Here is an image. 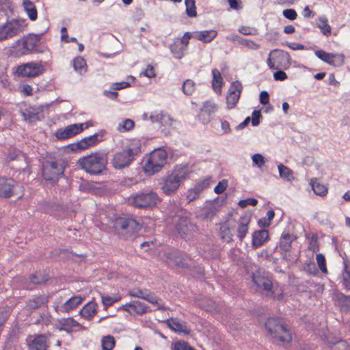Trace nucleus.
Returning <instances> with one entry per match:
<instances>
[{"mask_svg": "<svg viewBox=\"0 0 350 350\" xmlns=\"http://www.w3.org/2000/svg\"><path fill=\"white\" fill-rule=\"evenodd\" d=\"M186 13L189 17H195L197 16L196 7L195 0H185Z\"/></svg>", "mask_w": 350, "mask_h": 350, "instance_id": "obj_46", "label": "nucleus"}, {"mask_svg": "<svg viewBox=\"0 0 350 350\" xmlns=\"http://www.w3.org/2000/svg\"><path fill=\"white\" fill-rule=\"evenodd\" d=\"M191 345L185 341H178L174 345V350H188Z\"/></svg>", "mask_w": 350, "mask_h": 350, "instance_id": "obj_59", "label": "nucleus"}, {"mask_svg": "<svg viewBox=\"0 0 350 350\" xmlns=\"http://www.w3.org/2000/svg\"><path fill=\"white\" fill-rule=\"evenodd\" d=\"M243 89L240 81H236L231 83L228 93L226 96L227 107L229 109L234 108L238 103Z\"/></svg>", "mask_w": 350, "mask_h": 350, "instance_id": "obj_14", "label": "nucleus"}, {"mask_svg": "<svg viewBox=\"0 0 350 350\" xmlns=\"http://www.w3.org/2000/svg\"><path fill=\"white\" fill-rule=\"evenodd\" d=\"M23 7L30 20L35 21L38 17V12L35 5L30 0H23Z\"/></svg>", "mask_w": 350, "mask_h": 350, "instance_id": "obj_34", "label": "nucleus"}, {"mask_svg": "<svg viewBox=\"0 0 350 350\" xmlns=\"http://www.w3.org/2000/svg\"><path fill=\"white\" fill-rule=\"evenodd\" d=\"M213 74V81H212V87L213 89L218 94H221V87L224 84L223 79L221 75L219 70L215 68L212 70Z\"/></svg>", "mask_w": 350, "mask_h": 350, "instance_id": "obj_30", "label": "nucleus"}, {"mask_svg": "<svg viewBox=\"0 0 350 350\" xmlns=\"http://www.w3.org/2000/svg\"><path fill=\"white\" fill-rule=\"evenodd\" d=\"M167 259L174 262V264L180 267H187V265L185 262V259L180 252H174L168 254Z\"/></svg>", "mask_w": 350, "mask_h": 350, "instance_id": "obj_36", "label": "nucleus"}, {"mask_svg": "<svg viewBox=\"0 0 350 350\" xmlns=\"http://www.w3.org/2000/svg\"><path fill=\"white\" fill-rule=\"evenodd\" d=\"M258 204V200L255 198H247L245 200H241L239 202V205L241 208H245L247 205L256 206Z\"/></svg>", "mask_w": 350, "mask_h": 350, "instance_id": "obj_58", "label": "nucleus"}, {"mask_svg": "<svg viewBox=\"0 0 350 350\" xmlns=\"http://www.w3.org/2000/svg\"><path fill=\"white\" fill-rule=\"evenodd\" d=\"M217 106L215 103L206 101L204 103L203 107L201 109L202 113H205L208 116H211L217 110Z\"/></svg>", "mask_w": 350, "mask_h": 350, "instance_id": "obj_48", "label": "nucleus"}, {"mask_svg": "<svg viewBox=\"0 0 350 350\" xmlns=\"http://www.w3.org/2000/svg\"><path fill=\"white\" fill-rule=\"evenodd\" d=\"M148 291L146 289L142 290L139 288H133L129 291V295L134 297H139L144 299L148 293Z\"/></svg>", "mask_w": 350, "mask_h": 350, "instance_id": "obj_51", "label": "nucleus"}, {"mask_svg": "<svg viewBox=\"0 0 350 350\" xmlns=\"http://www.w3.org/2000/svg\"><path fill=\"white\" fill-rule=\"evenodd\" d=\"M236 38L237 40L240 44L247 47L249 49L258 50L260 47V44L254 42L252 40L243 39L242 38L239 37L238 36H237Z\"/></svg>", "mask_w": 350, "mask_h": 350, "instance_id": "obj_45", "label": "nucleus"}, {"mask_svg": "<svg viewBox=\"0 0 350 350\" xmlns=\"http://www.w3.org/2000/svg\"><path fill=\"white\" fill-rule=\"evenodd\" d=\"M273 78L275 81H284L287 79V75L284 71L278 70L274 72Z\"/></svg>", "mask_w": 350, "mask_h": 350, "instance_id": "obj_64", "label": "nucleus"}, {"mask_svg": "<svg viewBox=\"0 0 350 350\" xmlns=\"http://www.w3.org/2000/svg\"><path fill=\"white\" fill-rule=\"evenodd\" d=\"M15 181L12 178H0V196L5 198L13 195Z\"/></svg>", "mask_w": 350, "mask_h": 350, "instance_id": "obj_21", "label": "nucleus"}, {"mask_svg": "<svg viewBox=\"0 0 350 350\" xmlns=\"http://www.w3.org/2000/svg\"><path fill=\"white\" fill-rule=\"evenodd\" d=\"M115 339L111 336H107L102 339L103 350H111L115 346Z\"/></svg>", "mask_w": 350, "mask_h": 350, "instance_id": "obj_47", "label": "nucleus"}, {"mask_svg": "<svg viewBox=\"0 0 350 350\" xmlns=\"http://www.w3.org/2000/svg\"><path fill=\"white\" fill-rule=\"evenodd\" d=\"M198 305L206 311L215 310L219 308V305L215 301L207 297L200 299Z\"/></svg>", "mask_w": 350, "mask_h": 350, "instance_id": "obj_33", "label": "nucleus"}, {"mask_svg": "<svg viewBox=\"0 0 350 350\" xmlns=\"http://www.w3.org/2000/svg\"><path fill=\"white\" fill-rule=\"evenodd\" d=\"M251 217V215L245 213L240 217L238 221L237 237L241 241L243 240L248 232Z\"/></svg>", "mask_w": 350, "mask_h": 350, "instance_id": "obj_20", "label": "nucleus"}, {"mask_svg": "<svg viewBox=\"0 0 350 350\" xmlns=\"http://www.w3.org/2000/svg\"><path fill=\"white\" fill-rule=\"evenodd\" d=\"M166 324L170 329L176 332L184 333L185 334H189L190 333V329L187 328L186 323L177 318H171L167 319L166 321Z\"/></svg>", "mask_w": 350, "mask_h": 350, "instance_id": "obj_25", "label": "nucleus"}, {"mask_svg": "<svg viewBox=\"0 0 350 350\" xmlns=\"http://www.w3.org/2000/svg\"><path fill=\"white\" fill-rule=\"evenodd\" d=\"M311 185L314 192L319 196H325L327 193V188L323 185L317 182L316 180H311Z\"/></svg>", "mask_w": 350, "mask_h": 350, "instance_id": "obj_43", "label": "nucleus"}, {"mask_svg": "<svg viewBox=\"0 0 350 350\" xmlns=\"http://www.w3.org/2000/svg\"><path fill=\"white\" fill-rule=\"evenodd\" d=\"M141 152L139 144L131 145L126 149L116 152L111 160L112 166L116 170H122L130 165L135 156Z\"/></svg>", "mask_w": 350, "mask_h": 350, "instance_id": "obj_4", "label": "nucleus"}, {"mask_svg": "<svg viewBox=\"0 0 350 350\" xmlns=\"http://www.w3.org/2000/svg\"><path fill=\"white\" fill-rule=\"evenodd\" d=\"M83 299L81 295L74 296L64 304L62 308L66 312H69L77 307L82 302Z\"/></svg>", "mask_w": 350, "mask_h": 350, "instance_id": "obj_35", "label": "nucleus"}, {"mask_svg": "<svg viewBox=\"0 0 350 350\" xmlns=\"http://www.w3.org/2000/svg\"><path fill=\"white\" fill-rule=\"evenodd\" d=\"M96 307L97 304L95 302L90 301L80 310V314L85 319H91L96 314Z\"/></svg>", "mask_w": 350, "mask_h": 350, "instance_id": "obj_31", "label": "nucleus"}, {"mask_svg": "<svg viewBox=\"0 0 350 350\" xmlns=\"http://www.w3.org/2000/svg\"><path fill=\"white\" fill-rule=\"evenodd\" d=\"M88 128V123L73 124L64 129H59L56 131L55 137L57 139L62 140L70 138L83 131V126Z\"/></svg>", "mask_w": 350, "mask_h": 350, "instance_id": "obj_13", "label": "nucleus"}, {"mask_svg": "<svg viewBox=\"0 0 350 350\" xmlns=\"http://www.w3.org/2000/svg\"><path fill=\"white\" fill-rule=\"evenodd\" d=\"M178 233L184 239L189 238L198 231V227L187 217H181L176 224Z\"/></svg>", "mask_w": 350, "mask_h": 350, "instance_id": "obj_11", "label": "nucleus"}, {"mask_svg": "<svg viewBox=\"0 0 350 350\" xmlns=\"http://www.w3.org/2000/svg\"><path fill=\"white\" fill-rule=\"evenodd\" d=\"M182 90L185 94L191 95L196 90V83L191 79H187L182 85Z\"/></svg>", "mask_w": 350, "mask_h": 350, "instance_id": "obj_44", "label": "nucleus"}, {"mask_svg": "<svg viewBox=\"0 0 350 350\" xmlns=\"http://www.w3.org/2000/svg\"><path fill=\"white\" fill-rule=\"evenodd\" d=\"M316 260H317V265H318L320 270L323 273H327V269L326 267V260H325V258L324 255H323L322 254H317Z\"/></svg>", "mask_w": 350, "mask_h": 350, "instance_id": "obj_50", "label": "nucleus"}, {"mask_svg": "<svg viewBox=\"0 0 350 350\" xmlns=\"http://www.w3.org/2000/svg\"><path fill=\"white\" fill-rule=\"evenodd\" d=\"M219 211V208L215 204H213L208 207L206 210L205 214L207 217H212Z\"/></svg>", "mask_w": 350, "mask_h": 350, "instance_id": "obj_61", "label": "nucleus"}, {"mask_svg": "<svg viewBox=\"0 0 350 350\" xmlns=\"http://www.w3.org/2000/svg\"><path fill=\"white\" fill-rule=\"evenodd\" d=\"M179 44L174 43L171 45V51L176 58L180 59L183 55V49L179 46Z\"/></svg>", "mask_w": 350, "mask_h": 350, "instance_id": "obj_53", "label": "nucleus"}, {"mask_svg": "<svg viewBox=\"0 0 350 350\" xmlns=\"http://www.w3.org/2000/svg\"><path fill=\"white\" fill-rule=\"evenodd\" d=\"M159 201L158 194L153 191L140 192L133 199V204L137 208H152Z\"/></svg>", "mask_w": 350, "mask_h": 350, "instance_id": "obj_9", "label": "nucleus"}, {"mask_svg": "<svg viewBox=\"0 0 350 350\" xmlns=\"http://www.w3.org/2000/svg\"><path fill=\"white\" fill-rule=\"evenodd\" d=\"M49 300V296L48 295H35L32 298L29 299L27 302L26 308L29 311H33L40 308L42 306H46Z\"/></svg>", "mask_w": 350, "mask_h": 350, "instance_id": "obj_19", "label": "nucleus"}, {"mask_svg": "<svg viewBox=\"0 0 350 350\" xmlns=\"http://www.w3.org/2000/svg\"><path fill=\"white\" fill-rule=\"evenodd\" d=\"M99 137L100 135L98 134L95 133L92 135L82 139L77 143L70 144L69 147L72 151L85 150L101 141V139H99Z\"/></svg>", "mask_w": 350, "mask_h": 350, "instance_id": "obj_17", "label": "nucleus"}, {"mask_svg": "<svg viewBox=\"0 0 350 350\" xmlns=\"http://www.w3.org/2000/svg\"><path fill=\"white\" fill-rule=\"evenodd\" d=\"M23 116L25 120H28L29 122H34L38 120V114L29 109H26L23 113Z\"/></svg>", "mask_w": 350, "mask_h": 350, "instance_id": "obj_54", "label": "nucleus"}, {"mask_svg": "<svg viewBox=\"0 0 350 350\" xmlns=\"http://www.w3.org/2000/svg\"><path fill=\"white\" fill-rule=\"evenodd\" d=\"M308 249L313 252H315L319 250L318 245V236L317 234H314L312 235L309 240V245Z\"/></svg>", "mask_w": 350, "mask_h": 350, "instance_id": "obj_55", "label": "nucleus"}, {"mask_svg": "<svg viewBox=\"0 0 350 350\" xmlns=\"http://www.w3.org/2000/svg\"><path fill=\"white\" fill-rule=\"evenodd\" d=\"M108 163L107 154L95 152L80 158L77 161L78 165L87 173L92 175L101 174L107 169Z\"/></svg>", "mask_w": 350, "mask_h": 350, "instance_id": "obj_1", "label": "nucleus"}, {"mask_svg": "<svg viewBox=\"0 0 350 350\" xmlns=\"http://www.w3.org/2000/svg\"><path fill=\"white\" fill-rule=\"evenodd\" d=\"M328 21L325 16H321L319 18L318 27L321 29V32L326 36L331 34V27L328 25Z\"/></svg>", "mask_w": 350, "mask_h": 350, "instance_id": "obj_40", "label": "nucleus"}, {"mask_svg": "<svg viewBox=\"0 0 350 350\" xmlns=\"http://www.w3.org/2000/svg\"><path fill=\"white\" fill-rule=\"evenodd\" d=\"M221 238L227 243L232 241V233L230 230V221H227L221 224L219 228Z\"/></svg>", "mask_w": 350, "mask_h": 350, "instance_id": "obj_32", "label": "nucleus"}, {"mask_svg": "<svg viewBox=\"0 0 350 350\" xmlns=\"http://www.w3.org/2000/svg\"><path fill=\"white\" fill-rule=\"evenodd\" d=\"M269 239V231L265 229L256 230L252 234V247L257 249Z\"/></svg>", "mask_w": 350, "mask_h": 350, "instance_id": "obj_24", "label": "nucleus"}, {"mask_svg": "<svg viewBox=\"0 0 350 350\" xmlns=\"http://www.w3.org/2000/svg\"><path fill=\"white\" fill-rule=\"evenodd\" d=\"M42 36V33H29L18 40L14 44V53L17 56H21L31 53L40 42Z\"/></svg>", "mask_w": 350, "mask_h": 350, "instance_id": "obj_8", "label": "nucleus"}, {"mask_svg": "<svg viewBox=\"0 0 350 350\" xmlns=\"http://www.w3.org/2000/svg\"><path fill=\"white\" fill-rule=\"evenodd\" d=\"M252 159L254 163L258 167H261L265 163V157L259 153L254 154Z\"/></svg>", "mask_w": 350, "mask_h": 350, "instance_id": "obj_56", "label": "nucleus"}, {"mask_svg": "<svg viewBox=\"0 0 350 350\" xmlns=\"http://www.w3.org/2000/svg\"><path fill=\"white\" fill-rule=\"evenodd\" d=\"M296 239L293 234L288 232H283L280 237L278 246L281 250L288 252L292 247V242Z\"/></svg>", "mask_w": 350, "mask_h": 350, "instance_id": "obj_28", "label": "nucleus"}, {"mask_svg": "<svg viewBox=\"0 0 350 350\" xmlns=\"http://www.w3.org/2000/svg\"><path fill=\"white\" fill-rule=\"evenodd\" d=\"M315 55L321 60L325 62L328 63L329 64H334V58L335 55L332 53H326L323 50H317L315 51Z\"/></svg>", "mask_w": 350, "mask_h": 350, "instance_id": "obj_42", "label": "nucleus"}, {"mask_svg": "<svg viewBox=\"0 0 350 350\" xmlns=\"http://www.w3.org/2000/svg\"><path fill=\"white\" fill-rule=\"evenodd\" d=\"M278 167L280 176L282 178L288 181L294 179L293 172L290 168L281 163L278 165Z\"/></svg>", "mask_w": 350, "mask_h": 350, "instance_id": "obj_39", "label": "nucleus"}, {"mask_svg": "<svg viewBox=\"0 0 350 350\" xmlns=\"http://www.w3.org/2000/svg\"><path fill=\"white\" fill-rule=\"evenodd\" d=\"M14 161L22 163V165L16 166V171L29 173V161L26 154L15 148L10 149L7 157V161Z\"/></svg>", "mask_w": 350, "mask_h": 350, "instance_id": "obj_12", "label": "nucleus"}, {"mask_svg": "<svg viewBox=\"0 0 350 350\" xmlns=\"http://www.w3.org/2000/svg\"><path fill=\"white\" fill-rule=\"evenodd\" d=\"M227 185L228 184L226 180H224L222 181H220L215 187L214 191L217 194L222 193L226 190Z\"/></svg>", "mask_w": 350, "mask_h": 350, "instance_id": "obj_60", "label": "nucleus"}, {"mask_svg": "<svg viewBox=\"0 0 350 350\" xmlns=\"http://www.w3.org/2000/svg\"><path fill=\"white\" fill-rule=\"evenodd\" d=\"M187 175L188 170L186 167H176L171 174L163 179L161 190L166 196L174 194Z\"/></svg>", "mask_w": 350, "mask_h": 350, "instance_id": "obj_3", "label": "nucleus"}, {"mask_svg": "<svg viewBox=\"0 0 350 350\" xmlns=\"http://www.w3.org/2000/svg\"><path fill=\"white\" fill-rule=\"evenodd\" d=\"M271 53L275 54L273 59L277 64L276 66H279V68H283L286 69L291 66V59L288 52L280 49H274L271 51Z\"/></svg>", "mask_w": 350, "mask_h": 350, "instance_id": "obj_18", "label": "nucleus"}, {"mask_svg": "<svg viewBox=\"0 0 350 350\" xmlns=\"http://www.w3.org/2000/svg\"><path fill=\"white\" fill-rule=\"evenodd\" d=\"M64 169L62 162L46 159L42 163V176L45 180L54 183L64 175Z\"/></svg>", "mask_w": 350, "mask_h": 350, "instance_id": "obj_7", "label": "nucleus"}, {"mask_svg": "<svg viewBox=\"0 0 350 350\" xmlns=\"http://www.w3.org/2000/svg\"><path fill=\"white\" fill-rule=\"evenodd\" d=\"M282 14L285 18L291 21L295 20L297 16V14L294 9H286Z\"/></svg>", "mask_w": 350, "mask_h": 350, "instance_id": "obj_57", "label": "nucleus"}, {"mask_svg": "<svg viewBox=\"0 0 350 350\" xmlns=\"http://www.w3.org/2000/svg\"><path fill=\"white\" fill-rule=\"evenodd\" d=\"M167 152L162 149L153 150L144 165V170L146 174L153 175L161 171L166 163Z\"/></svg>", "mask_w": 350, "mask_h": 350, "instance_id": "obj_6", "label": "nucleus"}, {"mask_svg": "<svg viewBox=\"0 0 350 350\" xmlns=\"http://www.w3.org/2000/svg\"><path fill=\"white\" fill-rule=\"evenodd\" d=\"M124 309L131 314L135 312L137 314L142 315L146 312L147 306L139 301H134L133 302L125 304Z\"/></svg>", "mask_w": 350, "mask_h": 350, "instance_id": "obj_27", "label": "nucleus"}, {"mask_svg": "<svg viewBox=\"0 0 350 350\" xmlns=\"http://www.w3.org/2000/svg\"><path fill=\"white\" fill-rule=\"evenodd\" d=\"M217 31L215 30H206L200 31L196 38L204 42H210L217 36Z\"/></svg>", "mask_w": 350, "mask_h": 350, "instance_id": "obj_37", "label": "nucleus"}, {"mask_svg": "<svg viewBox=\"0 0 350 350\" xmlns=\"http://www.w3.org/2000/svg\"><path fill=\"white\" fill-rule=\"evenodd\" d=\"M344 269L342 273L341 282L344 288L350 291V262L343 258Z\"/></svg>", "mask_w": 350, "mask_h": 350, "instance_id": "obj_29", "label": "nucleus"}, {"mask_svg": "<svg viewBox=\"0 0 350 350\" xmlns=\"http://www.w3.org/2000/svg\"><path fill=\"white\" fill-rule=\"evenodd\" d=\"M49 344L47 337L43 334H40L29 342L28 347L29 350H46Z\"/></svg>", "mask_w": 350, "mask_h": 350, "instance_id": "obj_22", "label": "nucleus"}, {"mask_svg": "<svg viewBox=\"0 0 350 350\" xmlns=\"http://www.w3.org/2000/svg\"><path fill=\"white\" fill-rule=\"evenodd\" d=\"M252 281L258 288H262L271 295H273V291H272L273 283L268 276L257 271L253 273Z\"/></svg>", "mask_w": 350, "mask_h": 350, "instance_id": "obj_15", "label": "nucleus"}, {"mask_svg": "<svg viewBox=\"0 0 350 350\" xmlns=\"http://www.w3.org/2000/svg\"><path fill=\"white\" fill-rule=\"evenodd\" d=\"M44 70L41 63L31 62L18 66L15 70V74L21 77H36L42 74Z\"/></svg>", "mask_w": 350, "mask_h": 350, "instance_id": "obj_10", "label": "nucleus"}, {"mask_svg": "<svg viewBox=\"0 0 350 350\" xmlns=\"http://www.w3.org/2000/svg\"><path fill=\"white\" fill-rule=\"evenodd\" d=\"M327 343L331 350H349V344L343 340H328Z\"/></svg>", "mask_w": 350, "mask_h": 350, "instance_id": "obj_38", "label": "nucleus"}, {"mask_svg": "<svg viewBox=\"0 0 350 350\" xmlns=\"http://www.w3.org/2000/svg\"><path fill=\"white\" fill-rule=\"evenodd\" d=\"M335 304L344 312H350V295L338 292L334 295Z\"/></svg>", "mask_w": 350, "mask_h": 350, "instance_id": "obj_23", "label": "nucleus"}, {"mask_svg": "<svg viewBox=\"0 0 350 350\" xmlns=\"http://www.w3.org/2000/svg\"><path fill=\"white\" fill-rule=\"evenodd\" d=\"M74 69L79 72L83 73L86 71V62L85 59L81 57H77L73 60Z\"/></svg>", "mask_w": 350, "mask_h": 350, "instance_id": "obj_41", "label": "nucleus"}, {"mask_svg": "<svg viewBox=\"0 0 350 350\" xmlns=\"http://www.w3.org/2000/svg\"><path fill=\"white\" fill-rule=\"evenodd\" d=\"M8 38H12L25 30L26 24L24 20L13 19L4 23Z\"/></svg>", "mask_w": 350, "mask_h": 350, "instance_id": "obj_16", "label": "nucleus"}, {"mask_svg": "<svg viewBox=\"0 0 350 350\" xmlns=\"http://www.w3.org/2000/svg\"><path fill=\"white\" fill-rule=\"evenodd\" d=\"M261 117V112L259 110H254L252 113V124L253 126H258L260 124V118Z\"/></svg>", "mask_w": 350, "mask_h": 350, "instance_id": "obj_62", "label": "nucleus"}, {"mask_svg": "<svg viewBox=\"0 0 350 350\" xmlns=\"http://www.w3.org/2000/svg\"><path fill=\"white\" fill-rule=\"evenodd\" d=\"M134 122L131 119L125 120L122 124H120L118 130L120 132L128 131L132 129L134 126Z\"/></svg>", "mask_w": 350, "mask_h": 350, "instance_id": "obj_52", "label": "nucleus"}, {"mask_svg": "<svg viewBox=\"0 0 350 350\" xmlns=\"http://www.w3.org/2000/svg\"><path fill=\"white\" fill-rule=\"evenodd\" d=\"M130 86V83L126 81L119 83H114L112 84L111 88L113 90H120Z\"/></svg>", "mask_w": 350, "mask_h": 350, "instance_id": "obj_63", "label": "nucleus"}, {"mask_svg": "<svg viewBox=\"0 0 350 350\" xmlns=\"http://www.w3.org/2000/svg\"><path fill=\"white\" fill-rule=\"evenodd\" d=\"M165 118H169V117L163 112H156L149 116V119L152 122H160L162 124L165 123Z\"/></svg>", "mask_w": 350, "mask_h": 350, "instance_id": "obj_49", "label": "nucleus"}, {"mask_svg": "<svg viewBox=\"0 0 350 350\" xmlns=\"http://www.w3.org/2000/svg\"><path fill=\"white\" fill-rule=\"evenodd\" d=\"M79 325V323L72 318H64L58 321L56 328L59 331H66L68 333L72 332L75 327Z\"/></svg>", "mask_w": 350, "mask_h": 350, "instance_id": "obj_26", "label": "nucleus"}, {"mask_svg": "<svg viewBox=\"0 0 350 350\" xmlns=\"http://www.w3.org/2000/svg\"><path fill=\"white\" fill-rule=\"evenodd\" d=\"M267 336L275 342L290 343L292 335L288 326L275 317L268 318L265 323Z\"/></svg>", "mask_w": 350, "mask_h": 350, "instance_id": "obj_2", "label": "nucleus"}, {"mask_svg": "<svg viewBox=\"0 0 350 350\" xmlns=\"http://www.w3.org/2000/svg\"><path fill=\"white\" fill-rule=\"evenodd\" d=\"M113 228L120 237L126 239L134 237L141 226L135 219L119 217L115 219Z\"/></svg>", "mask_w": 350, "mask_h": 350, "instance_id": "obj_5", "label": "nucleus"}]
</instances>
